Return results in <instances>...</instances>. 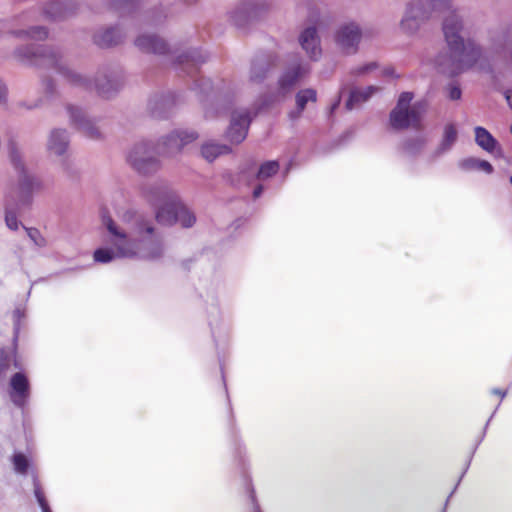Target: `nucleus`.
<instances>
[{
	"mask_svg": "<svg viewBox=\"0 0 512 512\" xmlns=\"http://www.w3.org/2000/svg\"><path fill=\"white\" fill-rule=\"evenodd\" d=\"M503 96L507 102L508 107L512 110V88L504 89Z\"/></svg>",
	"mask_w": 512,
	"mask_h": 512,
	"instance_id": "e2e57ef3",
	"label": "nucleus"
},
{
	"mask_svg": "<svg viewBox=\"0 0 512 512\" xmlns=\"http://www.w3.org/2000/svg\"><path fill=\"white\" fill-rule=\"evenodd\" d=\"M305 109L295 104V108L288 112V119L292 122L297 121L303 114Z\"/></svg>",
	"mask_w": 512,
	"mask_h": 512,
	"instance_id": "4d7b16f0",
	"label": "nucleus"
},
{
	"mask_svg": "<svg viewBox=\"0 0 512 512\" xmlns=\"http://www.w3.org/2000/svg\"><path fill=\"white\" fill-rule=\"evenodd\" d=\"M458 140V130L454 123H447L443 128L441 140L432 152L431 158L437 159L449 152Z\"/></svg>",
	"mask_w": 512,
	"mask_h": 512,
	"instance_id": "bb28decb",
	"label": "nucleus"
},
{
	"mask_svg": "<svg viewBox=\"0 0 512 512\" xmlns=\"http://www.w3.org/2000/svg\"><path fill=\"white\" fill-rule=\"evenodd\" d=\"M475 143L496 159L504 158V150L496 137L485 127H474Z\"/></svg>",
	"mask_w": 512,
	"mask_h": 512,
	"instance_id": "5701e85b",
	"label": "nucleus"
},
{
	"mask_svg": "<svg viewBox=\"0 0 512 512\" xmlns=\"http://www.w3.org/2000/svg\"><path fill=\"white\" fill-rule=\"evenodd\" d=\"M474 455H472V453L469 454L468 456V459L466 461V463L464 464V468H463V471L458 479V481L456 482L454 488L452 489V491L450 492V494L448 495L449 499L453 496V494L456 492V490L458 489V486L460 485L463 477L465 476V474L467 473L470 465H471V462H472V458H473Z\"/></svg>",
	"mask_w": 512,
	"mask_h": 512,
	"instance_id": "864d4df0",
	"label": "nucleus"
},
{
	"mask_svg": "<svg viewBox=\"0 0 512 512\" xmlns=\"http://www.w3.org/2000/svg\"><path fill=\"white\" fill-rule=\"evenodd\" d=\"M427 108H428V100L425 98L415 101L409 108V112L418 127H419V123H420L422 117L424 116V114L427 111Z\"/></svg>",
	"mask_w": 512,
	"mask_h": 512,
	"instance_id": "c03bdc74",
	"label": "nucleus"
},
{
	"mask_svg": "<svg viewBox=\"0 0 512 512\" xmlns=\"http://www.w3.org/2000/svg\"><path fill=\"white\" fill-rule=\"evenodd\" d=\"M280 170L278 160H266L256 169L254 162H246L239 166L237 172H228L224 175L225 180L234 187L250 185L254 180H266L276 175Z\"/></svg>",
	"mask_w": 512,
	"mask_h": 512,
	"instance_id": "423d86ee",
	"label": "nucleus"
},
{
	"mask_svg": "<svg viewBox=\"0 0 512 512\" xmlns=\"http://www.w3.org/2000/svg\"><path fill=\"white\" fill-rule=\"evenodd\" d=\"M13 365L19 371L11 374L7 383V395L12 405L24 412L32 397V384L29 375L22 369L21 364L14 359Z\"/></svg>",
	"mask_w": 512,
	"mask_h": 512,
	"instance_id": "6e6552de",
	"label": "nucleus"
},
{
	"mask_svg": "<svg viewBox=\"0 0 512 512\" xmlns=\"http://www.w3.org/2000/svg\"><path fill=\"white\" fill-rule=\"evenodd\" d=\"M42 100L38 99L34 103L29 104L25 101L20 103V106L25 107L27 110H33L41 106Z\"/></svg>",
	"mask_w": 512,
	"mask_h": 512,
	"instance_id": "680f3d73",
	"label": "nucleus"
},
{
	"mask_svg": "<svg viewBox=\"0 0 512 512\" xmlns=\"http://www.w3.org/2000/svg\"><path fill=\"white\" fill-rule=\"evenodd\" d=\"M294 165V160L291 158L287 164L285 165V167L283 168L282 170V176L285 178L287 177V175L290 173L292 167Z\"/></svg>",
	"mask_w": 512,
	"mask_h": 512,
	"instance_id": "69168bd1",
	"label": "nucleus"
},
{
	"mask_svg": "<svg viewBox=\"0 0 512 512\" xmlns=\"http://www.w3.org/2000/svg\"><path fill=\"white\" fill-rule=\"evenodd\" d=\"M414 98V93L411 91H403L398 96L396 106L394 108L398 109H409V105L411 104Z\"/></svg>",
	"mask_w": 512,
	"mask_h": 512,
	"instance_id": "09e8293b",
	"label": "nucleus"
},
{
	"mask_svg": "<svg viewBox=\"0 0 512 512\" xmlns=\"http://www.w3.org/2000/svg\"><path fill=\"white\" fill-rule=\"evenodd\" d=\"M298 40L301 48L306 52L310 60H319L322 55L321 40L315 25L305 27L300 32Z\"/></svg>",
	"mask_w": 512,
	"mask_h": 512,
	"instance_id": "4be33fe9",
	"label": "nucleus"
},
{
	"mask_svg": "<svg viewBox=\"0 0 512 512\" xmlns=\"http://www.w3.org/2000/svg\"><path fill=\"white\" fill-rule=\"evenodd\" d=\"M10 367V355L6 348L0 347V378L3 377Z\"/></svg>",
	"mask_w": 512,
	"mask_h": 512,
	"instance_id": "8fccbe9b",
	"label": "nucleus"
},
{
	"mask_svg": "<svg viewBox=\"0 0 512 512\" xmlns=\"http://www.w3.org/2000/svg\"><path fill=\"white\" fill-rule=\"evenodd\" d=\"M134 230L139 236L147 235L151 239L150 247L144 258L147 260H157L163 255L162 240L156 236L155 227L152 222L144 217H139L134 223Z\"/></svg>",
	"mask_w": 512,
	"mask_h": 512,
	"instance_id": "a211bd4d",
	"label": "nucleus"
},
{
	"mask_svg": "<svg viewBox=\"0 0 512 512\" xmlns=\"http://www.w3.org/2000/svg\"><path fill=\"white\" fill-rule=\"evenodd\" d=\"M232 152L230 145L214 141L204 142L200 147L201 156L209 163L214 162L219 156L229 155Z\"/></svg>",
	"mask_w": 512,
	"mask_h": 512,
	"instance_id": "2f4dec72",
	"label": "nucleus"
},
{
	"mask_svg": "<svg viewBox=\"0 0 512 512\" xmlns=\"http://www.w3.org/2000/svg\"><path fill=\"white\" fill-rule=\"evenodd\" d=\"M265 190V186L263 184H257L255 185V187L253 188V191H252V197L254 200L260 198L263 194Z\"/></svg>",
	"mask_w": 512,
	"mask_h": 512,
	"instance_id": "052dcab7",
	"label": "nucleus"
},
{
	"mask_svg": "<svg viewBox=\"0 0 512 512\" xmlns=\"http://www.w3.org/2000/svg\"><path fill=\"white\" fill-rule=\"evenodd\" d=\"M193 262V259L192 258H188V259H185L182 261V268L185 270V271H190L191 269V264Z\"/></svg>",
	"mask_w": 512,
	"mask_h": 512,
	"instance_id": "774afa93",
	"label": "nucleus"
},
{
	"mask_svg": "<svg viewBox=\"0 0 512 512\" xmlns=\"http://www.w3.org/2000/svg\"><path fill=\"white\" fill-rule=\"evenodd\" d=\"M389 124L395 131H403L410 127L418 128L409 109L393 108L389 113Z\"/></svg>",
	"mask_w": 512,
	"mask_h": 512,
	"instance_id": "7c9ffc66",
	"label": "nucleus"
},
{
	"mask_svg": "<svg viewBox=\"0 0 512 512\" xmlns=\"http://www.w3.org/2000/svg\"><path fill=\"white\" fill-rule=\"evenodd\" d=\"M191 90L196 93L197 99L206 115L220 116L231 115L235 108V92L226 84L213 85L208 77H197L194 79Z\"/></svg>",
	"mask_w": 512,
	"mask_h": 512,
	"instance_id": "20e7f679",
	"label": "nucleus"
},
{
	"mask_svg": "<svg viewBox=\"0 0 512 512\" xmlns=\"http://www.w3.org/2000/svg\"><path fill=\"white\" fill-rule=\"evenodd\" d=\"M8 97V87L3 81V79L0 78V104L7 101Z\"/></svg>",
	"mask_w": 512,
	"mask_h": 512,
	"instance_id": "bf43d9fd",
	"label": "nucleus"
},
{
	"mask_svg": "<svg viewBox=\"0 0 512 512\" xmlns=\"http://www.w3.org/2000/svg\"><path fill=\"white\" fill-rule=\"evenodd\" d=\"M277 101L278 97L275 93L268 92L260 95L249 108L250 116L255 120L262 112L273 107Z\"/></svg>",
	"mask_w": 512,
	"mask_h": 512,
	"instance_id": "c9c22d12",
	"label": "nucleus"
},
{
	"mask_svg": "<svg viewBox=\"0 0 512 512\" xmlns=\"http://www.w3.org/2000/svg\"><path fill=\"white\" fill-rule=\"evenodd\" d=\"M124 40V34L118 25L111 26L101 33L93 36V42L99 48H111L121 44Z\"/></svg>",
	"mask_w": 512,
	"mask_h": 512,
	"instance_id": "a878e982",
	"label": "nucleus"
},
{
	"mask_svg": "<svg viewBox=\"0 0 512 512\" xmlns=\"http://www.w3.org/2000/svg\"><path fill=\"white\" fill-rule=\"evenodd\" d=\"M377 91L378 87L374 85H368L363 89L353 87L349 91L348 97L345 101V109L347 111H352L356 106L367 102Z\"/></svg>",
	"mask_w": 512,
	"mask_h": 512,
	"instance_id": "c85d7f7f",
	"label": "nucleus"
},
{
	"mask_svg": "<svg viewBox=\"0 0 512 512\" xmlns=\"http://www.w3.org/2000/svg\"><path fill=\"white\" fill-rule=\"evenodd\" d=\"M277 62L278 56L272 51L261 50L255 53L250 64V81L257 84L263 83Z\"/></svg>",
	"mask_w": 512,
	"mask_h": 512,
	"instance_id": "dca6fc26",
	"label": "nucleus"
},
{
	"mask_svg": "<svg viewBox=\"0 0 512 512\" xmlns=\"http://www.w3.org/2000/svg\"><path fill=\"white\" fill-rule=\"evenodd\" d=\"M208 60V54L201 47H190L177 54L173 64L189 75L197 74Z\"/></svg>",
	"mask_w": 512,
	"mask_h": 512,
	"instance_id": "f3484780",
	"label": "nucleus"
},
{
	"mask_svg": "<svg viewBox=\"0 0 512 512\" xmlns=\"http://www.w3.org/2000/svg\"><path fill=\"white\" fill-rule=\"evenodd\" d=\"M484 438H485L484 434H481V435L477 438V440L475 441V444H474V446H473V448L471 449V452H470V453H472V455H474V454H475V452L477 451V449H478L479 445L482 443V441L484 440Z\"/></svg>",
	"mask_w": 512,
	"mask_h": 512,
	"instance_id": "338daca9",
	"label": "nucleus"
},
{
	"mask_svg": "<svg viewBox=\"0 0 512 512\" xmlns=\"http://www.w3.org/2000/svg\"><path fill=\"white\" fill-rule=\"evenodd\" d=\"M178 135L180 136L179 139V151H181L185 146H187L190 143H193L199 138V133L196 130L191 129H177Z\"/></svg>",
	"mask_w": 512,
	"mask_h": 512,
	"instance_id": "49530a36",
	"label": "nucleus"
},
{
	"mask_svg": "<svg viewBox=\"0 0 512 512\" xmlns=\"http://www.w3.org/2000/svg\"><path fill=\"white\" fill-rule=\"evenodd\" d=\"M78 10L74 0H51L44 6V14L52 20H64L73 16Z\"/></svg>",
	"mask_w": 512,
	"mask_h": 512,
	"instance_id": "b1692460",
	"label": "nucleus"
},
{
	"mask_svg": "<svg viewBox=\"0 0 512 512\" xmlns=\"http://www.w3.org/2000/svg\"><path fill=\"white\" fill-rule=\"evenodd\" d=\"M458 168L464 172L480 171L487 175L494 173V166L485 159L474 156L462 158L458 161Z\"/></svg>",
	"mask_w": 512,
	"mask_h": 512,
	"instance_id": "473e14b6",
	"label": "nucleus"
},
{
	"mask_svg": "<svg viewBox=\"0 0 512 512\" xmlns=\"http://www.w3.org/2000/svg\"><path fill=\"white\" fill-rule=\"evenodd\" d=\"M182 94L177 91H168L153 94L148 100V111L152 118L167 120L172 117Z\"/></svg>",
	"mask_w": 512,
	"mask_h": 512,
	"instance_id": "ddd939ff",
	"label": "nucleus"
},
{
	"mask_svg": "<svg viewBox=\"0 0 512 512\" xmlns=\"http://www.w3.org/2000/svg\"><path fill=\"white\" fill-rule=\"evenodd\" d=\"M445 95L450 101H458L462 98V87L457 80L449 81L444 87Z\"/></svg>",
	"mask_w": 512,
	"mask_h": 512,
	"instance_id": "a18cd8bd",
	"label": "nucleus"
},
{
	"mask_svg": "<svg viewBox=\"0 0 512 512\" xmlns=\"http://www.w3.org/2000/svg\"><path fill=\"white\" fill-rule=\"evenodd\" d=\"M23 229L26 231L28 238L34 243L35 246L44 247L46 245V239L42 236L39 229L26 226H23Z\"/></svg>",
	"mask_w": 512,
	"mask_h": 512,
	"instance_id": "de8ad7c7",
	"label": "nucleus"
},
{
	"mask_svg": "<svg viewBox=\"0 0 512 512\" xmlns=\"http://www.w3.org/2000/svg\"><path fill=\"white\" fill-rule=\"evenodd\" d=\"M12 464L14 471L20 475H27L29 471L35 470L33 468V460L30 456L21 451H15L12 455Z\"/></svg>",
	"mask_w": 512,
	"mask_h": 512,
	"instance_id": "e433bc0d",
	"label": "nucleus"
},
{
	"mask_svg": "<svg viewBox=\"0 0 512 512\" xmlns=\"http://www.w3.org/2000/svg\"><path fill=\"white\" fill-rule=\"evenodd\" d=\"M378 68L377 62L371 61L366 62L356 68V74L358 75H365L368 74Z\"/></svg>",
	"mask_w": 512,
	"mask_h": 512,
	"instance_id": "3c124183",
	"label": "nucleus"
},
{
	"mask_svg": "<svg viewBox=\"0 0 512 512\" xmlns=\"http://www.w3.org/2000/svg\"><path fill=\"white\" fill-rule=\"evenodd\" d=\"M148 195L155 206V219H157V213L170 202L176 201L180 196L178 193L164 184H155L149 187Z\"/></svg>",
	"mask_w": 512,
	"mask_h": 512,
	"instance_id": "393cba45",
	"label": "nucleus"
},
{
	"mask_svg": "<svg viewBox=\"0 0 512 512\" xmlns=\"http://www.w3.org/2000/svg\"><path fill=\"white\" fill-rule=\"evenodd\" d=\"M156 221L168 227L179 225L183 229H189L196 224L197 217L179 197L176 201L165 205L161 211L157 213Z\"/></svg>",
	"mask_w": 512,
	"mask_h": 512,
	"instance_id": "9d476101",
	"label": "nucleus"
},
{
	"mask_svg": "<svg viewBox=\"0 0 512 512\" xmlns=\"http://www.w3.org/2000/svg\"><path fill=\"white\" fill-rule=\"evenodd\" d=\"M13 35L16 37H37L39 39H46L48 37V30L43 26H32L26 30L13 31Z\"/></svg>",
	"mask_w": 512,
	"mask_h": 512,
	"instance_id": "37998d69",
	"label": "nucleus"
},
{
	"mask_svg": "<svg viewBox=\"0 0 512 512\" xmlns=\"http://www.w3.org/2000/svg\"><path fill=\"white\" fill-rule=\"evenodd\" d=\"M33 497L41 512H54L45 489L41 484L37 470L32 471Z\"/></svg>",
	"mask_w": 512,
	"mask_h": 512,
	"instance_id": "72a5a7b5",
	"label": "nucleus"
},
{
	"mask_svg": "<svg viewBox=\"0 0 512 512\" xmlns=\"http://www.w3.org/2000/svg\"><path fill=\"white\" fill-rule=\"evenodd\" d=\"M63 171L67 174V176L71 179H76L78 177V172L74 168L73 164L67 160L63 159L61 163Z\"/></svg>",
	"mask_w": 512,
	"mask_h": 512,
	"instance_id": "603ef678",
	"label": "nucleus"
},
{
	"mask_svg": "<svg viewBox=\"0 0 512 512\" xmlns=\"http://www.w3.org/2000/svg\"><path fill=\"white\" fill-rule=\"evenodd\" d=\"M486 72L492 74V88L496 92H500L503 94V89L501 88L500 81L495 74L494 68L491 65H488Z\"/></svg>",
	"mask_w": 512,
	"mask_h": 512,
	"instance_id": "6e6d98bb",
	"label": "nucleus"
},
{
	"mask_svg": "<svg viewBox=\"0 0 512 512\" xmlns=\"http://www.w3.org/2000/svg\"><path fill=\"white\" fill-rule=\"evenodd\" d=\"M108 5L120 14H132L139 10L141 0H108Z\"/></svg>",
	"mask_w": 512,
	"mask_h": 512,
	"instance_id": "4c0bfd02",
	"label": "nucleus"
},
{
	"mask_svg": "<svg viewBox=\"0 0 512 512\" xmlns=\"http://www.w3.org/2000/svg\"><path fill=\"white\" fill-rule=\"evenodd\" d=\"M424 0H410L407 2L403 17L400 21V28L408 35L416 34L421 25L430 19Z\"/></svg>",
	"mask_w": 512,
	"mask_h": 512,
	"instance_id": "f8f14e48",
	"label": "nucleus"
},
{
	"mask_svg": "<svg viewBox=\"0 0 512 512\" xmlns=\"http://www.w3.org/2000/svg\"><path fill=\"white\" fill-rule=\"evenodd\" d=\"M153 152H156L154 141L142 139L131 147L126 160L138 174L143 176L153 175L161 167L160 160L152 155Z\"/></svg>",
	"mask_w": 512,
	"mask_h": 512,
	"instance_id": "0eeeda50",
	"label": "nucleus"
},
{
	"mask_svg": "<svg viewBox=\"0 0 512 512\" xmlns=\"http://www.w3.org/2000/svg\"><path fill=\"white\" fill-rule=\"evenodd\" d=\"M310 73V65L298 60L289 64L279 75L277 92L285 96Z\"/></svg>",
	"mask_w": 512,
	"mask_h": 512,
	"instance_id": "4468645a",
	"label": "nucleus"
},
{
	"mask_svg": "<svg viewBox=\"0 0 512 512\" xmlns=\"http://www.w3.org/2000/svg\"><path fill=\"white\" fill-rule=\"evenodd\" d=\"M178 130L174 129L169 133L159 137L156 142H154L155 151L157 153H169L172 150L179 151V135L177 134Z\"/></svg>",
	"mask_w": 512,
	"mask_h": 512,
	"instance_id": "f704fd0d",
	"label": "nucleus"
},
{
	"mask_svg": "<svg viewBox=\"0 0 512 512\" xmlns=\"http://www.w3.org/2000/svg\"><path fill=\"white\" fill-rule=\"evenodd\" d=\"M13 56L17 61L31 67L55 69L70 84L83 86L88 90L95 88L97 94L104 99H111L124 86L125 79L121 69L103 67L96 77L89 78L63 65L61 54L45 44L19 45L14 49Z\"/></svg>",
	"mask_w": 512,
	"mask_h": 512,
	"instance_id": "f257e3e1",
	"label": "nucleus"
},
{
	"mask_svg": "<svg viewBox=\"0 0 512 512\" xmlns=\"http://www.w3.org/2000/svg\"><path fill=\"white\" fill-rule=\"evenodd\" d=\"M25 317V311L16 308L13 311V337H12V346H13V353H17L18 348V339L21 331V320Z\"/></svg>",
	"mask_w": 512,
	"mask_h": 512,
	"instance_id": "a19ab883",
	"label": "nucleus"
},
{
	"mask_svg": "<svg viewBox=\"0 0 512 512\" xmlns=\"http://www.w3.org/2000/svg\"><path fill=\"white\" fill-rule=\"evenodd\" d=\"M42 83H43L46 95L52 97L56 92L55 81L50 77H46V78L42 79Z\"/></svg>",
	"mask_w": 512,
	"mask_h": 512,
	"instance_id": "5fc2aeb1",
	"label": "nucleus"
},
{
	"mask_svg": "<svg viewBox=\"0 0 512 512\" xmlns=\"http://www.w3.org/2000/svg\"><path fill=\"white\" fill-rule=\"evenodd\" d=\"M317 101V91L312 87L300 89L295 94V104L306 109L309 102Z\"/></svg>",
	"mask_w": 512,
	"mask_h": 512,
	"instance_id": "ea45409f",
	"label": "nucleus"
},
{
	"mask_svg": "<svg viewBox=\"0 0 512 512\" xmlns=\"http://www.w3.org/2000/svg\"><path fill=\"white\" fill-rule=\"evenodd\" d=\"M101 220L109 233V240L112 245L97 247L93 251L94 262L108 264L116 259H134L138 257L133 240L117 225L107 211H102Z\"/></svg>",
	"mask_w": 512,
	"mask_h": 512,
	"instance_id": "39448f33",
	"label": "nucleus"
},
{
	"mask_svg": "<svg viewBox=\"0 0 512 512\" xmlns=\"http://www.w3.org/2000/svg\"><path fill=\"white\" fill-rule=\"evenodd\" d=\"M134 45L143 53L166 56L173 54V51L163 38L154 33H143L134 40Z\"/></svg>",
	"mask_w": 512,
	"mask_h": 512,
	"instance_id": "6ab92c4d",
	"label": "nucleus"
},
{
	"mask_svg": "<svg viewBox=\"0 0 512 512\" xmlns=\"http://www.w3.org/2000/svg\"><path fill=\"white\" fill-rule=\"evenodd\" d=\"M342 102V95L341 93L332 101V103L329 106L328 110V117H331L334 115V113L339 109Z\"/></svg>",
	"mask_w": 512,
	"mask_h": 512,
	"instance_id": "13d9d810",
	"label": "nucleus"
},
{
	"mask_svg": "<svg viewBox=\"0 0 512 512\" xmlns=\"http://www.w3.org/2000/svg\"><path fill=\"white\" fill-rule=\"evenodd\" d=\"M17 181V200L15 205L18 209L31 207L34 199V192L43 188V183L37 177L29 174L26 169L24 172L16 173Z\"/></svg>",
	"mask_w": 512,
	"mask_h": 512,
	"instance_id": "2eb2a0df",
	"label": "nucleus"
},
{
	"mask_svg": "<svg viewBox=\"0 0 512 512\" xmlns=\"http://www.w3.org/2000/svg\"><path fill=\"white\" fill-rule=\"evenodd\" d=\"M69 143L68 131L64 128H54L50 132L47 149L57 156H63L67 152Z\"/></svg>",
	"mask_w": 512,
	"mask_h": 512,
	"instance_id": "cd10ccee",
	"label": "nucleus"
},
{
	"mask_svg": "<svg viewBox=\"0 0 512 512\" xmlns=\"http://www.w3.org/2000/svg\"><path fill=\"white\" fill-rule=\"evenodd\" d=\"M254 119L250 116L249 108L234 109L231 111L229 124L224 130L223 137L232 147L243 143Z\"/></svg>",
	"mask_w": 512,
	"mask_h": 512,
	"instance_id": "9b49d317",
	"label": "nucleus"
},
{
	"mask_svg": "<svg viewBox=\"0 0 512 512\" xmlns=\"http://www.w3.org/2000/svg\"><path fill=\"white\" fill-rule=\"evenodd\" d=\"M427 144V137L424 134L405 137L399 144V149L409 158H416L421 154Z\"/></svg>",
	"mask_w": 512,
	"mask_h": 512,
	"instance_id": "c756f323",
	"label": "nucleus"
},
{
	"mask_svg": "<svg viewBox=\"0 0 512 512\" xmlns=\"http://www.w3.org/2000/svg\"><path fill=\"white\" fill-rule=\"evenodd\" d=\"M429 14L433 12H449L443 17L441 30L447 46L446 58L450 63L449 77H457L472 69L483 55L482 47L472 38L462 36L464 20L456 9L452 8V0H424Z\"/></svg>",
	"mask_w": 512,
	"mask_h": 512,
	"instance_id": "f03ea898",
	"label": "nucleus"
},
{
	"mask_svg": "<svg viewBox=\"0 0 512 512\" xmlns=\"http://www.w3.org/2000/svg\"><path fill=\"white\" fill-rule=\"evenodd\" d=\"M383 75L387 77H393L398 79L400 76L396 73L393 67H385L383 70Z\"/></svg>",
	"mask_w": 512,
	"mask_h": 512,
	"instance_id": "0e129e2a",
	"label": "nucleus"
},
{
	"mask_svg": "<svg viewBox=\"0 0 512 512\" xmlns=\"http://www.w3.org/2000/svg\"><path fill=\"white\" fill-rule=\"evenodd\" d=\"M269 8L265 0H242L229 13V19L237 29L243 30L262 20Z\"/></svg>",
	"mask_w": 512,
	"mask_h": 512,
	"instance_id": "1a4fd4ad",
	"label": "nucleus"
},
{
	"mask_svg": "<svg viewBox=\"0 0 512 512\" xmlns=\"http://www.w3.org/2000/svg\"><path fill=\"white\" fill-rule=\"evenodd\" d=\"M213 342L215 344L217 358L220 365L221 378L223 383L224 392L227 400V408H228V432L230 436V440L232 442L234 452L236 457L239 458V464L242 466V481L245 492L247 494L248 499L251 501L253 512H263L257 500L256 491L253 485L252 477L245 469V463L243 456L246 453L245 444L240 436V430L236 424V418L234 415L231 399L228 393L224 367L222 362V352L220 350L221 344H224L228 337V332H211Z\"/></svg>",
	"mask_w": 512,
	"mask_h": 512,
	"instance_id": "7ed1b4c3",
	"label": "nucleus"
},
{
	"mask_svg": "<svg viewBox=\"0 0 512 512\" xmlns=\"http://www.w3.org/2000/svg\"><path fill=\"white\" fill-rule=\"evenodd\" d=\"M66 110L69 114L70 123L73 127L83 131L90 139L99 140L102 138V133L97 128L95 122L85 115L82 108L68 104L66 106Z\"/></svg>",
	"mask_w": 512,
	"mask_h": 512,
	"instance_id": "aec40b11",
	"label": "nucleus"
},
{
	"mask_svg": "<svg viewBox=\"0 0 512 512\" xmlns=\"http://www.w3.org/2000/svg\"><path fill=\"white\" fill-rule=\"evenodd\" d=\"M363 36L362 29L354 21L341 25L335 33L336 43L343 49L352 48L358 50Z\"/></svg>",
	"mask_w": 512,
	"mask_h": 512,
	"instance_id": "412c9836",
	"label": "nucleus"
},
{
	"mask_svg": "<svg viewBox=\"0 0 512 512\" xmlns=\"http://www.w3.org/2000/svg\"><path fill=\"white\" fill-rule=\"evenodd\" d=\"M8 156L9 161L13 167V169L18 172H24L27 168L22 160L21 153L17 147V144L15 141L10 140L8 142Z\"/></svg>",
	"mask_w": 512,
	"mask_h": 512,
	"instance_id": "58836bf2",
	"label": "nucleus"
},
{
	"mask_svg": "<svg viewBox=\"0 0 512 512\" xmlns=\"http://www.w3.org/2000/svg\"><path fill=\"white\" fill-rule=\"evenodd\" d=\"M19 210L20 209H18L16 205L14 208L10 207L9 205H5V209H4L5 224L12 231H16L19 229L20 226H22V227L24 226L22 224V222L18 219V216H17V212Z\"/></svg>",
	"mask_w": 512,
	"mask_h": 512,
	"instance_id": "79ce46f5",
	"label": "nucleus"
}]
</instances>
